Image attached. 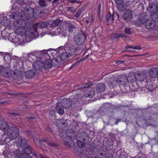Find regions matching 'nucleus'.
<instances>
[{
  "label": "nucleus",
  "mask_w": 158,
  "mask_h": 158,
  "mask_svg": "<svg viewBox=\"0 0 158 158\" xmlns=\"http://www.w3.org/2000/svg\"><path fill=\"white\" fill-rule=\"evenodd\" d=\"M21 7V10L23 11L26 19H30L33 17L34 13L33 8L31 7L28 5L26 3H23Z\"/></svg>",
  "instance_id": "obj_1"
},
{
  "label": "nucleus",
  "mask_w": 158,
  "mask_h": 158,
  "mask_svg": "<svg viewBox=\"0 0 158 158\" xmlns=\"http://www.w3.org/2000/svg\"><path fill=\"white\" fill-rule=\"evenodd\" d=\"M7 135L11 139L16 138L19 135V130L17 126L13 125L7 129Z\"/></svg>",
  "instance_id": "obj_2"
},
{
  "label": "nucleus",
  "mask_w": 158,
  "mask_h": 158,
  "mask_svg": "<svg viewBox=\"0 0 158 158\" xmlns=\"http://www.w3.org/2000/svg\"><path fill=\"white\" fill-rule=\"evenodd\" d=\"M86 39V36L84 34H77L74 37V42L77 45H83Z\"/></svg>",
  "instance_id": "obj_3"
},
{
  "label": "nucleus",
  "mask_w": 158,
  "mask_h": 158,
  "mask_svg": "<svg viewBox=\"0 0 158 158\" xmlns=\"http://www.w3.org/2000/svg\"><path fill=\"white\" fill-rule=\"evenodd\" d=\"M50 24L48 22L44 21L38 23L34 24L33 25V27L34 29L35 34H38L37 29L38 28H46L50 27Z\"/></svg>",
  "instance_id": "obj_4"
},
{
  "label": "nucleus",
  "mask_w": 158,
  "mask_h": 158,
  "mask_svg": "<svg viewBox=\"0 0 158 158\" xmlns=\"http://www.w3.org/2000/svg\"><path fill=\"white\" fill-rule=\"evenodd\" d=\"M37 59L44 62L46 59H50V57L46 50H43L37 52Z\"/></svg>",
  "instance_id": "obj_5"
},
{
  "label": "nucleus",
  "mask_w": 158,
  "mask_h": 158,
  "mask_svg": "<svg viewBox=\"0 0 158 158\" xmlns=\"http://www.w3.org/2000/svg\"><path fill=\"white\" fill-rule=\"evenodd\" d=\"M149 16L145 13H141L139 16L138 21L137 23L139 26H141L144 23H146L147 21L148 20Z\"/></svg>",
  "instance_id": "obj_6"
},
{
  "label": "nucleus",
  "mask_w": 158,
  "mask_h": 158,
  "mask_svg": "<svg viewBox=\"0 0 158 158\" xmlns=\"http://www.w3.org/2000/svg\"><path fill=\"white\" fill-rule=\"evenodd\" d=\"M95 91L92 88L90 87L87 88L84 92L85 96L87 98L92 97L95 94Z\"/></svg>",
  "instance_id": "obj_7"
},
{
  "label": "nucleus",
  "mask_w": 158,
  "mask_h": 158,
  "mask_svg": "<svg viewBox=\"0 0 158 158\" xmlns=\"http://www.w3.org/2000/svg\"><path fill=\"white\" fill-rule=\"evenodd\" d=\"M107 82L109 87L112 88L116 86L117 84H118V82L117 78L113 76L109 78Z\"/></svg>",
  "instance_id": "obj_8"
},
{
  "label": "nucleus",
  "mask_w": 158,
  "mask_h": 158,
  "mask_svg": "<svg viewBox=\"0 0 158 158\" xmlns=\"http://www.w3.org/2000/svg\"><path fill=\"white\" fill-rule=\"evenodd\" d=\"M33 65L35 70H40L43 67V62L40 60H37L34 62Z\"/></svg>",
  "instance_id": "obj_9"
},
{
  "label": "nucleus",
  "mask_w": 158,
  "mask_h": 158,
  "mask_svg": "<svg viewBox=\"0 0 158 158\" xmlns=\"http://www.w3.org/2000/svg\"><path fill=\"white\" fill-rule=\"evenodd\" d=\"M117 78V81H118V84L124 85L128 82L127 77L124 74L120 75Z\"/></svg>",
  "instance_id": "obj_10"
},
{
  "label": "nucleus",
  "mask_w": 158,
  "mask_h": 158,
  "mask_svg": "<svg viewBox=\"0 0 158 158\" xmlns=\"http://www.w3.org/2000/svg\"><path fill=\"white\" fill-rule=\"evenodd\" d=\"M148 10L151 14V16L152 21L154 22H158V14H157V12H154L153 10L152 7H151V6H149L148 7Z\"/></svg>",
  "instance_id": "obj_11"
},
{
  "label": "nucleus",
  "mask_w": 158,
  "mask_h": 158,
  "mask_svg": "<svg viewBox=\"0 0 158 158\" xmlns=\"http://www.w3.org/2000/svg\"><path fill=\"white\" fill-rule=\"evenodd\" d=\"M73 136L71 135L68 136L65 139V140H64V143L65 146L69 147H71L73 144H74V143L73 140Z\"/></svg>",
  "instance_id": "obj_12"
},
{
  "label": "nucleus",
  "mask_w": 158,
  "mask_h": 158,
  "mask_svg": "<svg viewBox=\"0 0 158 158\" xmlns=\"http://www.w3.org/2000/svg\"><path fill=\"white\" fill-rule=\"evenodd\" d=\"M61 105L65 109L69 108L72 106V103L70 100L64 99L61 102Z\"/></svg>",
  "instance_id": "obj_13"
},
{
  "label": "nucleus",
  "mask_w": 158,
  "mask_h": 158,
  "mask_svg": "<svg viewBox=\"0 0 158 158\" xmlns=\"http://www.w3.org/2000/svg\"><path fill=\"white\" fill-rule=\"evenodd\" d=\"M0 74L3 77H7L10 75V70L7 67H4L2 66Z\"/></svg>",
  "instance_id": "obj_14"
},
{
  "label": "nucleus",
  "mask_w": 158,
  "mask_h": 158,
  "mask_svg": "<svg viewBox=\"0 0 158 158\" xmlns=\"http://www.w3.org/2000/svg\"><path fill=\"white\" fill-rule=\"evenodd\" d=\"M96 90L99 93H101L105 91L106 89V86L103 83H98L96 87Z\"/></svg>",
  "instance_id": "obj_15"
},
{
  "label": "nucleus",
  "mask_w": 158,
  "mask_h": 158,
  "mask_svg": "<svg viewBox=\"0 0 158 158\" xmlns=\"http://www.w3.org/2000/svg\"><path fill=\"white\" fill-rule=\"evenodd\" d=\"M17 25L19 26L18 24ZM27 30L26 28L24 26H21L17 28L15 30L16 33L19 35H22L26 32Z\"/></svg>",
  "instance_id": "obj_16"
},
{
  "label": "nucleus",
  "mask_w": 158,
  "mask_h": 158,
  "mask_svg": "<svg viewBox=\"0 0 158 158\" xmlns=\"http://www.w3.org/2000/svg\"><path fill=\"white\" fill-rule=\"evenodd\" d=\"M36 72V71L35 69L29 70L25 72V76L27 78H31L35 76Z\"/></svg>",
  "instance_id": "obj_17"
},
{
  "label": "nucleus",
  "mask_w": 158,
  "mask_h": 158,
  "mask_svg": "<svg viewBox=\"0 0 158 158\" xmlns=\"http://www.w3.org/2000/svg\"><path fill=\"white\" fill-rule=\"evenodd\" d=\"M44 61V62H43V67L45 69H48L52 67V62L51 60L48 59Z\"/></svg>",
  "instance_id": "obj_18"
},
{
  "label": "nucleus",
  "mask_w": 158,
  "mask_h": 158,
  "mask_svg": "<svg viewBox=\"0 0 158 158\" xmlns=\"http://www.w3.org/2000/svg\"><path fill=\"white\" fill-rule=\"evenodd\" d=\"M156 25V23L151 20H148L145 24L146 27L149 29H153Z\"/></svg>",
  "instance_id": "obj_19"
},
{
  "label": "nucleus",
  "mask_w": 158,
  "mask_h": 158,
  "mask_svg": "<svg viewBox=\"0 0 158 158\" xmlns=\"http://www.w3.org/2000/svg\"><path fill=\"white\" fill-rule=\"evenodd\" d=\"M149 74L152 78H154L157 76L158 71L156 68H152L149 70Z\"/></svg>",
  "instance_id": "obj_20"
},
{
  "label": "nucleus",
  "mask_w": 158,
  "mask_h": 158,
  "mask_svg": "<svg viewBox=\"0 0 158 158\" xmlns=\"http://www.w3.org/2000/svg\"><path fill=\"white\" fill-rule=\"evenodd\" d=\"M24 151L25 153V155L24 156L25 157V158L26 157H29V155L31 156L32 151L29 145L26 144V147L25 148Z\"/></svg>",
  "instance_id": "obj_21"
},
{
  "label": "nucleus",
  "mask_w": 158,
  "mask_h": 158,
  "mask_svg": "<svg viewBox=\"0 0 158 158\" xmlns=\"http://www.w3.org/2000/svg\"><path fill=\"white\" fill-rule=\"evenodd\" d=\"M106 19L108 24H111L114 20V14L111 15L110 12L107 14L106 16Z\"/></svg>",
  "instance_id": "obj_22"
},
{
  "label": "nucleus",
  "mask_w": 158,
  "mask_h": 158,
  "mask_svg": "<svg viewBox=\"0 0 158 158\" xmlns=\"http://www.w3.org/2000/svg\"><path fill=\"white\" fill-rule=\"evenodd\" d=\"M8 126L7 123L3 120L0 119V129L4 132L7 131Z\"/></svg>",
  "instance_id": "obj_23"
},
{
  "label": "nucleus",
  "mask_w": 158,
  "mask_h": 158,
  "mask_svg": "<svg viewBox=\"0 0 158 158\" xmlns=\"http://www.w3.org/2000/svg\"><path fill=\"white\" fill-rule=\"evenodd\" d=\"M128 82H135L136 80V76L133 73H130L127 77Z\"/></svg>",
  "instance_id": "obj_24"
},
{
  "label": "nucleus",
  "mask_w": 158,
  "mask_h": 158,
  "mask_svg": "<svg viewBox=\"0 0 158 158\" xmlns=\"http://www.w3.org/2000/svg\"><path fill=\"white\" fill-rule=\"evenodd\" d=\"M63 107L61 104L60 103H58L56 105V110L59 114H63L64 113V111Z\"/></svg>",
  "instance_id": "obj_25"
},
{
  "label": "nucleus",
  "mask_w": 158,
  "mask_h": 158,
  "mask_svg": "<svg viewBox=\"0 0 158 158\" xmlns=\"http://www.w3.org/2000/svg\"><path fill=\"white\" fill-rule=\"evenodd\" d=\"M112 36L114 39H118L119 37L123 38H124L126 40H127L128 38L125 35L123 34L114 33L112 34Z\"/></svg>",
  "instance_id": "obj_26"
},
{
  "label": "nucleus",
  "mask_w": 158,
  "mask_h": 158,
  "mask_svg": "<svg viewBox=\"0 0 158 158\" xmlns=\"http://www.w3.org/2000/svg\"><path fill=\"white\" fill-rule=\"evenodd\" d=\"M136 80L139 81H143L146 78V75L144 73H139L136 75Z\"/></svg>",
  "instance_id": "obj_27"
},
{
  "label": "nucleus",
  "mask_w": 158,
  "mask_h": 158,
  "mask_svg": "<svg viewBox=\"0 0 158 158\" xmlns=\"http://www.w3.org/2000/svg\"><path fill=\"white\" fill-rule=\"evenodd\" d=\"M19 12L17 11H13L10 12L8 13V15L9 17L11 19H15L18 15V14Z\"/></svg>",
  "instance_id": "obj_28"
},
{
  "label": "nucleus",
  "mask_w": 158,
  "mask_h": 158,
  "mask_svg": "<svg viewBox=\"0 0 158 158\" xmlns=\"http://www.w3.org/2000/svg\"><path fill=\"white\" fill-rule=\"evenodd\" d=\"M123 18L125 20L129 21L132 18V15L130 12H125L122 16Z\"/></svg>",
  "instance_id": "obj_29"
},
{
  "label": "nucleus",
  "mask_w": 158,
  "mask_h": 158,
  "mask_svg": "<svg viewBox=\"0 0 158 158\" xmlns=\"http://www.w3.org/2000/svg\"><path fill=\"white\" fill-rule=\"evenodd\" d=\"M23 3H22L21 4H19L18 3H14L12 6L13 10H15V11H17V12H18L20 8L21 9V6Z\"/></svg>",
  "instance_id": "obj_30"
},
{
  "label": "nucleus",
  "mask_w": 158,
  "mask_h": 158,
  "mask_svg": "<svg viewBox=\"0 0 158 158\" xmlns=\"http://www.w3.org/2000/svg\"><path fill=\"white\" fill-rule=\"evenodd\" d=\"M62 50H60L59 51V54L61 53V56H60L63 61L65 59L68 58L69 55L66 52H62Z\"/></svg>",
  "instance_id": "obj_31"
},
{
  "label": "nucleus",
  "mask_w": 158,
  "mask_h": 158,
  "mask_svg": "<svg viewBox=\"0 0 158 158\" xmlns=\"http://www.w3.org/2000/svg\"><path fill=\"white\" fill-rule=\"evenodd\" d=\"M86 6L85 5L82 6L76 13L75 16L77 18H79L80 15L82 13L84 10L85 9Z\"/></svg>",
  "instance_id": "obj_32"
},
{
  "label": "nucleus",
  "mask_w": 158,
  "mask_h": 158,
  "mask_svg": "<svg viewBox=\"0 0 158 158\" xmlns=\"http://www.w3.org/2000/svg\"><path fill=\"white\" fill-rule=\"evenodd\" d=\"M28 57L29 60L30 58L32 59L33 60H35L36 59L37 60V53H29L28 54Z\"/></svg>",
  "instance_id": "obj_33"
},
{
  "label": "nucleus",
  "mask_w": 158,
  "mask_h": 158,
  "mask_svg": "<svg viewBox=\"0 0 158 158\" xmlns=\"http://www.w3.org/2000/svg\"><path fill=\"white\" fill-rule=\"evenodd\" d=\"M83 98V96L82 95L79 94H77L74 97V99L77 102H80L81 100V98Z\"/></svg>",
  "instance_id": "obj_34"
},
{
  "label": "nucleus",
  "mask_w": 158,
  "mask_h": 158,
  "mask_svg": "<svg viewBox=\"0 0 158 158\" xmlns=\"http://www.w3.org/2000/svg\"><path fill=\"white\" fill-rule=\"evenodd\" d=\"M68 24L69 31V32H72L73 29H75V26L73 25L72 23L69 22L68 23Z\"/></svg>",
  "instance_id": "obj_35"
},
{
  "label": "nucleus",
  "mask_w": 158,
  "mask_h": 158,
  "mask_svg": "<svg viewBox=\"0 0 158 158\" xmlns=\"http://www.w3.org/2000/svg\"><path fill=\"white\" fill-rule=\"evenodd\" d=\"M53 62H55L56 64H60L62 61H63L60 57L58 56L56 58H54L53 60Z\"/></svg>",
  "instance_id": "obj_36"
},
{
  "label": "nucleus",
  "mask_w": 158,
  "mask_h": 158,
  "mask_svg": "<svg viewBox=\"0 0 158 158\" xmlns=\"http://www.w3.org/2000/svg\"><path fill=\"white\" fill-rule=\"evenodd\" d=\"M62 22L59 19H57L53 22V25L58 26L61 24Z\"/></svg>",
  "instance_id": "obj_37"
},
{
  "label": "nucleus",
  "mask_w": 158,
  "mask_h": 158,
  "mask_svg": "<svg viewBox=\"0 0 158 158\" xmlns=\"http://www.w3.org/2000/svg\"><path fill=\"white\" fill-rule=\"evenodd\" d=\"M77 145L80 148H84L85 147V143L81 140H77Z\"/></svg>",
  "instance_id": "obj_38"
},
{
  "label": "nucleus",
  "mask_w": 158,
  "mask_h": 158,
  "mask_svg": "<svg viewBox=\"0 0 158 158\" xmlns=\"http://www.w3.org/2000/svg\"><path fill=\"white\" fill-rule=\"evenodd\" d=\"M39 3L41 6L43 7H45L47 5L46 2L44 0H40L39 2Z\"/></svg>",
  "instance_id": "obj_39"
},
{
  "label": "nucleus",
  "mask_w": 158,
  "mask_h": 158,
  "mask_svg": "<svg viewBox=\"0 0 158 158\" xmlns=\"http://www.w3.org/2000/svg\"><path fill=\"white\" fill-rule=\"evenodd\" d=\"M62 32V29L60 28H57L56 30L54 31V35H57L60 34V33H61Z\"/></svg>",
  "instance_id": "obj_40"
},
{
  "label": "nucleus",
  "mask_w": 158,
  "mask_h": 158,
  "mask_svg": "<svg viewBox=\"0 0 158 158\" xmlns=\"http://www.w3.org/2000/svg\"><path fill=\"white\" fill-rule=\"evenodd\" d=\"M12 40L13 43L18 44H19L20 41V40L19 39V37L17 36H16L15 37H14V36L13 37H12Z\"/></svg>",
  "instance_id": "obj_41"
},
{
  "label": "nucleus",
  "mask_w": 158,
  "mask_h": 158,
  "mask_svg": "<svg viewBox=\"0 0 158 158\" xmlns=\"http://www.w3.org/2000/svg\"><path fill=\"white\" fill-rule=\"evenodd\" d=\"M124 32L128 35H131V28L128 27H126L124 30Z\"/></svg>",
  "instance_id": "obj_42"
},
{
  "label": "nucleus",
  "mask_w": 158,
  "mask_h": 158,
  "mask_svg": "<svg viewBox=\"0 0 158 158\" xmlns=\"http://www.w3.org/2000/svg\"><path fill=\"white\" fill-rule=\"evenodd\" d=\"M8 115L11 117H15L16 116H18L19 115L18 114L16 113L9 112L8 113Z\"/></svg>",
  "instance_id": "obj_43"
},
{
  "label": "nucleus",
  "mask_w": 158,
  "mask_h": 158,
  "mask_svg": "<svg viewBox=\"0 0 158 158\" xmlns=\"http://www.w3.org/2000/svg\"><path fill=\"white\" fill-rule=\"evenodd\" d=\"M88 18V19H89V23L91 24L94 22V18L93 15H89Z\"/></svg>",
  "instance_id": "obj_44"
},
{
  "label": "nucleus",
  "mask_w": 158,
  "mask_h": 158,
  "mask_svg": "<svg viewBox=\"0 0 158 158\" xmlns=\"http://www.w3.org/2000/svg\"><path fill=\"white\" fill-rule=\"evenodd\" d=\"M151 7H152L153 10L154 11V12L158 13V5L157 6L154 5L152 6H151Z\"/></svg>",
  "instance_id": "obj_45"
},
{
  "label": "nucleus",
  "mask_w": 158,
  "mask_h": 158,
  "mask_svg": "<svg viewBox=\"0 0 158 158\" xmlns=\"http://www.w3.org/2000/svg\"><path fill=\"white\" fill-rule=\"evenodd\" d=\"M124 0H115L116 3L117 5H121L123 3Z\"/></svg>",
  "instance_id": "obj_46"
},
{
  "label": "nucleus",
  "mask_w": 158,
  "mask_h": 158,
  "mask_svg": "<svg viewBox=\"0 0 158 158\" xmlns=\"http://www.w3.org/2000/svg\"><path fill=\"white\" fill-rule=\"evenodd\" d=\"M13 153L15 156L16 157L19 156V155L20 154V152L19 150H15L13 152Z\"/></svg>",
  "instance_id": "obj_47"
},
{
  "label": "nucleus",
  "mask_w": 158,
  "mask_h": 158,
  "mask_svg": "<svg viewBox=\"0 0 158 158\" xmlns=\"http://www.w3.org/2000/svg\"><path fill=\"white\" fill-rule=\"evenodd\" d=\"M67 10L73 12H76V10L74 7H69L67 9Z\"/></svg>",
  "instance_id": "obj_48"
},
{
  "label": "nucleus",
  "mask_w": 158,
  "mask_h": 158,
  "mask_svg": "<svg viewBox=\"0 0 158 158\" xmlns=\"http://www.w3.org/2000/svg\"><path fill=\"white\" fill-rule=\"evenodd\" d=\"M12 74H13L14 76H17L19 73V71L18 70H15L12 71Z\"/></svg>",
  "instance_id": "obj_49"
},
{
  "label": "nucleus",
  "mask_w": 158,
  "mask_h": 158,
  "mask_svg": "<svg viewBox=\"0 0 158 158\" xmlns=\"http://www.w3.org/2000/svg\"><path fill=\"white\" fill-rule=\"evenodd\" d=\"M88 84L86 85H80L79 86L78 89H84L85 88L87 87V85H88Z\"/></svg>",
  "instance_id": "obj_50"
},
{
  "label": "nucleus",
  "mask_w": 158,
  "mask_h": 158,
  "mask_svg": "<svg viewBox=\"0 0 158 158\" xmlns=\"http://www.w3.org/2000/svg\"><path fill=\"white\" fill-rule=\"evenodd\" d=\"M72 3H73L75 2H76L77 3L79 4L81 2L78 1V0H72L70 1Z\"/></svg>",
  "instance_id": "obj_51"
},
{
  "label": "nucleus",
  "mask_w": 158,
  "mask_h": 158,
  "mask_svg": "<svg viewBox=\"0 0 158 158\" xmlns=\"http://www.w3.org/2000/svg\"><path fill=\"white\" fill-rule=\"evenodd\" d=\"M9 101H6L4 102H0V104L2 105H6L8 104Z\"/></svg>",
  "instance_id": "obj_52"
},
{
  "label": "nucleus",
  "mask_w": 158,
  "mask_h": 158,
  "mask_svg": "<svg viewBox=\"0 0 158 158\" xmlns=\"http://www.w3.org/2000/svg\"><path fill=\"white\" fill-rule=\"evenodd\" d=\"M146 88L150 92H151L153 89V87L152 86H151L150 87H149L148 86V87L146 86Z\"/></svg>",
  "instance_id": "obj_53"
},
{
  "label": "nucleus",
  "mask_w": 158,
  "mask_h": 158,
  "mask_svg": "<svg viewBox=\"0 0 158 158\" xmlns=\"http://www.w3.org/2000/svg\"><path fill=\"white\" fill-rule=\"evenodd\" d=\"M141 48V46H135L133 48H132V49H139Z\"/></svg>",
  "instance_id": "obj_54"
},
{
  "label": "nucleus",
  "mask_w": 158,
  "mask_h": 158,
  "mask_svg": "<svg viewBox=\"0 0 158 158\" xmlns=\"http://www.w3.org/2000/svg\"><path fill=\"white\" fill-rule=\"evenodd\" d=\"M5 93L8 94H10L11 95H19L20 94V93L17 94V93H6V92H5Z\"/></svg>",
  "instance_id": "obj_55"
},
{
  "label": "nucleus",
  "mask_w": 158,
  "mask_h": 158,
  "mask_svg": "<svg viewBox=\"0 0 158 158\" xmlns=\"http://www.w3.org/2000/svg\"><path fill=\"white\" fill-rule=\"evenodd\" d=\"M124 62L123 60H119V61H117L116 62V64H123V63H124Z\"/></svg>",
  "instance_id": "obj_56"
},
{
  "label": "nucleus",
  "mask_w": 158,
  "mask_h": 158,
  "mask_svg": "<svg viewBox=\"0 0 158 158\" xmlns=\"http://www.w3.org/2000/svg\"><path fill=\"white\" fill-rule=\"evenodd\" d=\"M48 145L52 147L55 146H56V144L54 143H48Z\"/></svg>",
  "instance_id": "obj_57"
},
{
  "label": "nucleus",
  "mask_w": 158,
  "mask_h": 158,
  "mask_svg": "<svg viewBox=\"0 0 158 158\" xmlns=\"http://www.w3.org/2000/svg\"><path fill=\"white\" fill-rule=\"evenodd\" d=\"M133 47H134V46H132L126 45L125 47V48L127 50L129 48H133Z\"/></svg>",
  "instance_id": "obj_58"
},
{
  "label": "nucleus",
  "mask_w": 158,
  "mask_h": 158,
  "mask_svg": "<svg viewBox=\"0 0 158 158\" xmlns=\"http://www.w3.org/2000/svg\"><path fill=\"white\" fill-rule=\"evenodd\" d=\"M116 122L115 123V124L116 125H118V123L119 122H121V119H116Z\"/></svg>",
  "instance_id": "obj_59"
},
{
  "label": "nucleus",
  "mask_w": 158,
  "mask_h": 158,
  "mask_svg": "<svg viewBox=\"0 0 158 158\" xmlns=\"http://www.w3.org/2000/svg\"><path fill=\"white\" fill-rule=\"evenodd\" d=\"M85 60V58L84 57L82 58L81 59H80L79 61V62H81L82 61Z\"/></svg>",
  "instance_id": "obj_60"
},
{
  "label": "nucleus",
  "mask_w": 158,
  "mask_h": 158,
  "mask_svg": "<svg viewBox=\"0 0 158 158\" xmlns=\"http://www.w3.org/2000/svg\"><path fill=\"white\" fill-rule=\"evenodd\" d=\"M27 133L29 134V135H32V132L31 131H30L27 130Z\"/></svg>",
  "instance_id": "obj_61"
},
{
  "label": "nucleus",
  "mask_w": 158,
  "mask_h": 158,
  "mask_svg": "<svg viewBox=\"0 0 158 158\" xmlns=\"http://www.w3.org/2000/svg\"><path fill=\"white\" fill-rule=\"evenodd\" d=\"M76 66V64H74L71 66L70 67L69 69H73Z\"/></svg>",
  "instance_id": "obj_62"
},
{
  "label": "nucleus",
  "mask_w": 158,
  "mask_h": 158,
  "mask_svg": "<svg viewBox=\"0 0 158 158\" xmlns=\"http://www.w3.org/2000/svg\"><path fill=\"white\" fill-rule=\"evenodd\" d=\"M8 57V58H9V60H10V56H5L4 57V60H6V58H7V57Z\"/></svg>",
  "instance_id": "obj_63"
},
{
  "label": "nucleus",
  "mask_w": 158,
  "mask_h": 158,
  "mask_svg": "<svg viewBox=\"0 0 158 158\" xmlns=\"http://www.w3.org/2000/svg\"><path fill=\"white\" fill-rule=\"evenodd\" d=\"M58 1V0H53L52 2L53 3H55L57 2Z\"/></svg>",
  "instance_id": "obj_64"
}]
</instances>
